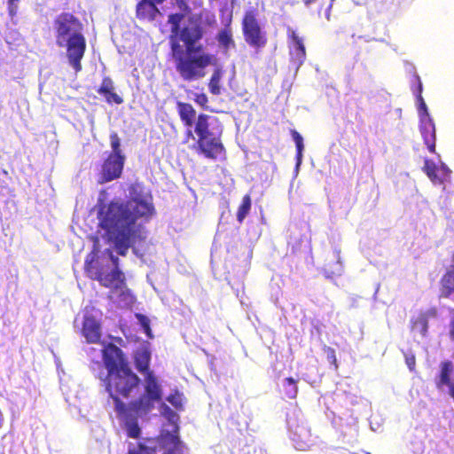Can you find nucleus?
Instances as JSON below:
<instances>
[{"label":"nucleus","instance_id":"1","mask_svg":"<svg viewBox=\"0 0 454 454\" xmlns=\"http://www.w3.org/2000/svg\"><path fill=\"white\" fill-rule=\"evenodd\" d=\"M155 214L152 197L140 195L126 201L112 200L98 205V226L105 231L108 242L113 243L118 254L125 256L137 241L145 236L137 227L138 219L148 221Z\"/></svg>","mask_w":454,"mask_h":454},{"label":"nucleus","instance_id":"2","mask_svg":"<svg viewBox=\"0 0 454 454\" xmlns=\"http://www.w3.org/2000/svg\"><path fill=\"white\" fill-rule=\"evenodd\" d=\"M183 13L168 15L170 49L176 71L184 81L192 82L206 75V69L216 63V57L207 52L200 43L205 35L202 22L190 17L181 25Z\"/></svg>","mask_w":454,"mask_h":454},{"label":"nucleus","instance_id":"3","mask_svg":"<svg viewBox=\"0 0 454 454\" xmlns=\"http://www.w3.org/2000/svg\"><path fill=\"white\" fill-rule=\"evenodd\" d=\"M176 109L183 125L188 128L185 132L186 137L194 139L191 129L194 126L197 140L192 148L195 152L209 160H225L226 149L222 141L223 130L213 127V121H217V119L207 114H200L196 117V110L190 103L177 101Z\"/></svg>","mask_w":454,"mask_h":454},{"label":"nucleus","instance_id":"4","mask_svg":"<svg viewBox=\"0 0 454 454\" xmlns=\"http://www.w3.org/2000/svg\"><path fill=\"white\" fill-rule=\"evenodd\" d=\"M52 26L56 44L66 48L68 63L75 73L82 71L87 48L82 23L73 13L64 12L55 17Z\"/></svg>","mask_w":454,"mask_h":454},{"label":"nucleus","instance_id":"5","mask_svg":"<svg viewBox=\"0 0 454 454\" xmlns=\"http://www.w3.org/2000/svg\"><path fill=\"white\" fill-rule=\"evenodd\" d=\"M133 361L136 369L145 378L144 394L129 403V409L137 415L147 414L153 408L155 403L162 398L161 386L150 369L151 353L147 348H139L133 355Z\"/></svg>","mask_w":454,"mask_h":454},{"label":"nucleus","instance_id":"6","mask_svg":"<svg viewBox=\"0 0 454 454\" xmlns=\"http://www.w3.org/2000/svg\"><path fill=\"white\" fill-rule=\"evenodd\" d=\"M105 253L108 254L113 263L114 268L112 271L106 273L102 267H95L94 263L98 258V251L96 247H94L86 256L84 262L85 272L90 278L98 280L102 286L110 288L112 292L120 291V297L122 301L129 300L131 294L127 287L125 275L120 269L119 258L114 254L111 249H106Z\"/></svg>","mask_w":454,"mask_h":454},{"label":"nucleus","instance_id":"7","mask_svg":"<svg viewBox=\"0 0 454 454\" xmlns=\"http://www.w3.org/2000/svg\"><path fill=\"white\" fill-rule=\"evenodd\" d=\"M140 382L139 377L133 372L129 365L106 374L104 386L114 402L118 415H124L127 411V405L121 397L129 398L134 391L138 389Z\"/></svg>","mask_w":454,"mask_h":454},{"label":"nucleus","instance_id":"8","mask_svg":"<svg viewBox=\"0 0 454 454\" xmlns=\"http://www.w3.org/2000/svg\"><path fill=\"white\" fill-rule=\"evenodd\" d=\"M241 29L246 43L256 52H260L268 44V35L260 22L257 8L251 7L245 11Z\"/></svg>","mask_w":454,"mask_h":454},{"label":"nucleus","instance_id":"9","mask_svg":"<svg viewBox=\"0 0 454 454\" xmlns=\"http://www.w3.org/2000/svg\"><path fill=\"white\" fill-rule=\"evenodd\" d=\"M125 163V156L108 154L101 165L99 183L105 184L121 177Z\"/></svg>","mask_w":454,"mask_h":454},{"label":"nucleus","instance_id":"10","mask_svg":"<svg viewBox=\"0 0 454 454\" xmlns=\"http://www.w3.org/2000/svg\"><path fill=\"white\" fill-rule=\"evenodd\" d=\"M288 427L291 434V439L295 444L296 449L307 450L313 444L312 434L309 427L304 422H299L297 419H290Z\"/></svg>","mask_w":454,"mask_h":454},{"label":"nucleus","instance_id":"11","mask_svg":"<svg viewBox=\"0 0 454 454\" xmlns=\"http://www.w3.org/2000/svg\"><path fill=\"white\" fill-rule=\"evenodd\" d=\"M103 362L107 373L114 372L129 365L122 350L114 344L109 343L103 349Z\"/></svg>","mask_w":454,"mask_h":454},{"label":"nucleus","instance_id":"12","mask_svg":"<svg viewBox=\"0 0 454 454\" xmlns=\"http://www.w3.org/2000/svg\"><path fill=\"white\" fill-rule=\"evenodd\" d=\"M158 451L166 450L162 454H184V445L179 439L177 431L170 433L163 431L158 435Z\"/></svg>","mask_w":454,"mask_h":454},{"label":"nucleus","instance_id":"13","mask_svg":"<svg viewBox=\"0 0 454 454\" xmlns=\"http://www.w3.org/2000/svg\"><path fill=\"white\" fill-rule=\"evenodd\" d=\"M288 45L290 48L291 59L298 67L302 65L306 59V49L303 40L292 28L287 29Z\"/></svg>","mask_w":454,"mask_h":454},{"label":"nucleus","instance_id":"14","mask_svg":"<svg viewBox=\"0 0 454 454\" xmlns=\"http://www.w3.org/2000/svg\"><path fill=\"white\" fill-rule=\"evenodd\" d=\"M82 334L88 343H98L100 341L101 325L92 315H84Z\"/></svg>","mask_w":454,"mask_h":454},{"label":"nucleus","instance_id":"15","mask_svg":"<svg viewBox=\"0 0 454 454\" xmlns=\"http://www.w3.org/2000/svg\"><path fill=\"white\" fill-rule=\"evenodd\" d=\"M419 131L424 140V143L427 145L428 151L431 153H435V125L432 120V118H424L419 120Z\"/></svg>","mask_w":454,"mask_h":454},{"label":"nucleus","instance_id":"16","mask_svg":"<svg viewBox=\"0 0 454 454\" xmlns=\"http://www.w3.org/2000/svg\"><path fill=\"white\" fill-rule=\"evenodd\" d=\"M97 92L105 97L108 104L114 103L121 105L123 103V99L116 92H114V85L113 80L109 76H106L102 79V82Z\"/></svg>","mask_w":454,"mask_h":454},{"label":"nucleus","instance_id":"17","mask_svg":"<svg viewBox=\"0 0 454 454\" xmlns=\"http://www.w3.org/2000/svg\"><path fill=\"white\" fill-rule=\"evenodd\" d=\"M231 16L228 19V22L224 27L219 30L216 35V41L218 45L226 52L231 49L236 47V43L233 38V31L231 27Z\"/></svg>","mask_w":454,"mask_h":454},{"label":"nucleus","instance_id":"18","mask_svg":"<svg viewBox=\"0 0 454 454\" xmlns=\"http://www.w3.org/2000/svg\"><path fill=\"white\" fill-rule=\"evenodd\" d=\"M158 436L154 438H146L137 444H129L126 454H157L158 452Z\"/></svg>","mask_w":454,"mask_h":454},{"label":"nucleus","instance_id":"19","mask_svg":"<svg viewBox=\"0 0 454 454\" xmlns=\"http://www.w3.org/2000/svg\"><path fill=\"white\" fill-rule=\"evenodd\" d=\"M136 12L137 19L150 21L160 14L156 4L152 0H141L137 5Z\"/></svg>","mask_w":454,"mask_h":454},{"label":"nucleus","instance_id":"20","mask_svg":"<svg viewBox=\"0 0 454 454\" xmlns=\"http://www.w3.org/2000/svg\"><path fill=\"white\" fill-rule=\"evenodd\" d=\"M132 414H135L136 416H138L135 411H131L129 409V404L127 406V411L124 415H118L119 417L122 418L125 422V429L127 432V435L129 438L133 439H138L141 435V428L137 423V418H132ZM145 414H142L141 416H144Z\"/></svg>","mask_w":454,"mask_h":454},{"label":"nucleus","instance_id":"21","mask_svg":"<svg viewBox=\"0 0 454 454\" xmlns=\"http://www.w3.org/2000/svg\"><path fill=\"white\" fill-rule=\"evenodd\" d=\"M333 0L329 1L326 3L325 0H302V3L308 9H312L314 5H317L315 12L320 17L322 14V12L325 8V17L327 20H330L331 17V9L333 7Z\"/></svg>","mask_w":454,"mask_h":454},{"label":"nucleus","instance_id":"22","mask_svg":"<svg viewBox=\"0 0 454 454\" xmlns=\"http://www.w3.org/2000/svg\"><path fill=\"white\" fill-rule=\"evenodd\" d=\"M223 75V71L221 67L215 68L208 82V90L211 94L218 96L221 94L220 82Z\"/></svg>","mask_w":454,"mask_h":454},{"label":"nucleus","instance_id":"23","mask_svg":"<svg viewBox=\"0 0 454 454\" xmlns=\"http://www.w3.org/2000/svg\"><path fill=\"white\" fill-rule=\"evenodd\" d=\"M251 197L249 194H246L242 198L241 204L239 205L238 211H237V220L239 223H241L246 216L248 215L250 209H251Z\"/></svg>","mask_w":454,"mask_h":454},{"label":"nucleus","instance_id":"24","mask_svg":"<svg viewBox=\"0 0 454 454\" xmlns=\"http://www.w3.org/2000/svg\"><path fill=\"white\" fill-rule=\"evenodd\" d=\"M283 393L286 397L294 399L298 393L296 380L291 377L286 378L283 383Z\"/></svg>","mask_w":454,"mask_h":454},{"label":"nucleus","instance_id":"25","mask_svg":"<svg viewBox=\"0 0 454 454\" xmlns=\"http://www.w3.org/2000/svg\"><path fill=\"white\" fill-rule=\"evenodd\" d=\"M423 170L434 184H439L438 167L432 160H425Z\"/></svg>","mask_w":454,"mask_h":454},{"label":"nucleus","instance_id":"26","mask_svg":"<svg viewBox=\"0 0 454 454\" xmlns=\"http://www.w3.org/2000/svg\"><path fill=\"white\" fill-rule=\"evenodd\" d=\"M291 135H292V137H293V139L295 143V146H296L297 163L300 164L301 161V159H302V152L304 149L303 138H302L301 135L295 129L291 130Z\"/></svg>","mask_w":454,"mask_h":454},{"label":"nucleus","instance_id":"27","mask_svg":"<svg viewBox=\"0 0 454 454\" xmlns=\"http://www.w3.org/2000/svg\"><path fill=\"white\" fill-rule=\"evenodd\" d=\"M110 144L112 148V152L109 153L110 155L125 156L121 148V139L116 132L110 134Z\"/></svg>","mask_w":454,"mask_h":454},{"label":"nucleus","instance_id":"28","mask_svg":"<svg viewBox=\"0 0 454 454\" xmlns=\"http://www.w3.org/2000/svg\"><path fill=\"white\" fill-rule=\"evenodd\" d=\"M167 400L176 409L182 410L183 409V398L182 395L176 391L175 393L170 394Z\"/></svg>","mask_w":454,"mask_h":454},{"label":"nucleus","instance_id":"29","mask_svg":"<svg viewBox=\"0 0 454 454\" xmlns=\"http://www.w3.org/2000/svg\"><path fill=\"white\" fill-rule=\"evenodd\" d=\"M323 349H324L325 353L326 354L328 362L333 366L334 370H337L339 365H338L337 357L335 355V350L329 346H324Z\"/></svg>","mask_w":454,"mask_h":454},{"label":"nucleus","instance_id":"30","mask_svg":"<svg viewBox=\"0 0 454 454\" xmlns=\"http://www.w3.org/2000/svg\"><path fill=\"white\" fill-rule=\"evenodd\" d=\"M451 171L445 165L438 167V175L440 176L439 184H442L447 181L450 176Z\"/></svg>","mask_w":454,"mask_h":454},{"label":"nucleus","instance_id":"31","mask_svg":"<svg viewBox=\"0 0 454 454\" xmlns=\"http://www.w3.org/2000/svg\"><path fill=\"white\" fill-rule=\"evenodd\" d=\"M194 102L204 109H207L208 104L207 96L205 93H196L193 98Z\"/></svg>","mask_w":454,"mask_h":454},{"label":"nucleus","instance_id":"32","mask_svg":"<svg viewBox=\"0 0 454 454\" xmlns=\"http://www.w3.org/2000/svg\"><path fill=\"white\" fill-rule=\"evenodd\" d=\"M418 103H419V118L420 120L424 119V118H431L429 114H428V111H427V105L424 101V98H418L417 99Z\"/></svg>","mask_w":454,"mask_h":454},{"label":"nucleus","instance_id":"33","mask_svg":"<svg viewBox=\"0 0 454 454\" xmlns=\"http://www.w3.org/2000/svg\"><path fill=\"white\" fill-rule=\"evenodd\" d=\"M416 82H417V86L415 89H413V93L415 94L416 98L418 99V98H423L422 97L423 87H422V82L420 81V78L419 76H416Z\"/></svg>","mask_w":454,"mask_h":454},{"label":"nucleus","instance_id":"34","mask_svg":"<svg viewBox=\"0 0 454 454\" xmlns=\"http://www.w3.org/2000/svg\"><path fill=\"white\" fill-rule=\"evenodd\" d=\"M138 318H139V320L141 322V325H143L144 329L145 330L147 334H149L150 332H151L149 319L145 316H144V315H138Z\"/></svg>","mask_w":454,"mask_h":454},{"label":"nucleus","instance_id":"35","mask_svg":"<svg viewBox=\"0 0 454 454\" xmlns=\"http://www.w3.org/2000/svg\"><path fill=\"white\" fill-rule=\"evenodd\" d=\"M19 0H7V4H8V12L10 14V16H14L16 14V11H17V5H16V3L18 2Z\"/></svg>","mask_w":454,"mask_h":454},{"label":"nucleus","instance_id":"36","mask_svg":"<svg viewBox=\"0 0 454 454\" xmlns=\"http://www.w3.org/2000/svg\"><path fill=\"white\" fill-rule=\"evenodd\" d=\"M406 364L411 371H414L416 365V359L414 356H406Z\"/></svg>","mask_w":454,"mask_h":454},{"label":"nucleus","instance_id":"37","mask_svg":"<svg viewBox=\"0 0 454 454\" xmlns=\"http://www.w3.org/2000/svg\"><path fill=\"white\" fill-rule=\"evenodd\" d=\"M449 337L454 342V312L449 325Z\"/></svg>","mask_w":454,"mask_h":454},{"label":"nucleus","instance_id":"38","mask_svg":"<svg viewBox=\"0 0 454 454\" xmlns=\"http://www.w3.org/2000/svg\"><path fill=\"white\" fill-rule=\"evenodd\" d=\"M176 2L181 9H184V10L188 9V6L184 0H176Z\"/></svg>","mask_w":454,"mask_h":454},{"label":"nucleus","instance_id":"39","mask_svg":"<svg viewBox=\"0 0 454 454\" xmlns=\"http://www.w3.org/2000/svg\"><path fill=\"white\" fill-rule=\"evenodd\" d=\"M427 314H428V315H430V316L434 317V316H436V309H430V310L427 312Z\"/></svg>","mask_w":454,"mask_h":454},{"label":"nucleus","instance_id":"40","mask_svg":"<svg viewBox=\"0 0 454 454\" xmlns=\"http://www.w3.org/2000/svg\"><path fill=\"white\" fill-rule=\"evenodd\" d=\"M153 2H154L156 4H162L165 0H152Z\"/></svg>","mask_w":454,"mask_h":454},{"label":"nucleus","instance_id":"41","mask_svg":"<svg viewBox=\"0 0 454 454\" xmlns=\"http://www.w3.org/2000/svg\"><path fill=\"white\" fill-rule=\"evenodd\" d=\"M297 252V248L293 245L292 246V253L295 254Z\"/></svg>","mask_w":454,"mask_h":454},{"label":"nucleus","instance_id":"42","mask_svg":"<svg viewBox=\"0 0 454 454\" xmlns=\"http://www.w3.org/2000/svg\"><path fill=\"white\" fill-rule=\"evenodd\" d=\"M2 424H3V415H2V412L0 411V427H2Z\"/></svg>","mask_w":454,"mask_h":454},{"label":"nucleus","instance_id":"43","mask_svg":"<svg viewBox=\"0 0 454 454\" xmlns=\"http://www.w3.org/2000/svg\"><path fill=\"white\" fill-rule=\"evenodd\" d=\"M421 317H422V319L426 322L427 321V316L423 314Z\"/></svg>","mask_w":454,"mask_h":454},{"label":"nucleus","instance_id":"44","mask_svg":"<svg viewBox=\"0 0 454 454\" xmlns=\"http://www.w3.org/2000/svg\"><path fill=\"white\" fill-rule=\"evenodd\" d=\"M236 0H231V3H234Z\"/></svg>","mask_w":454,"mask_h":454},{"label":"nucleus","instance_id":"45","mask_svg":"<svg viewBox=\"0 0 454 454\" xmlns=\"http://www.w3.org/2000/svg\"><path fill=\"white\" fill-rule=\"evenodd\" d=\"M365 454H371L370 452H365Z\"/></svg>","mask_w":454,"mask_h":454}]
</instances>
